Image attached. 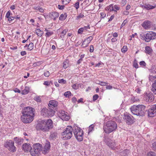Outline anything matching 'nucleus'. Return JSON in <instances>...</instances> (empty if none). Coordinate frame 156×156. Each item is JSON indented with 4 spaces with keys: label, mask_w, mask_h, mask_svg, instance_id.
<instances>
[{
    "label": "nucleus",
    "mask_w": 156,
    "mask_h": 156,
    "mask_svg": "<svg viewBox=\"0 0 156 156\" xmlns=\"http://www.w3.org/2000/svg\"><path fill=\"white\" fill-rule=\"evenodd\" d=\"M145 106L143 105H133L130 108L132 113L137 116H143L144 115Z\"/></svg>",
    "instance_id": "nucleus-3"
},
{
    "label": "nucleus",
    "mask_w": 156,
    "mask_h": 156,
    "mask_svg": "<svg viewBox=\"0 0 156 156\" xmlns=\"http://www.w3.org/2000/svg\"><path fill=\"white\" fill-rule=\"evenodd\" d=\"M79 3L78 2H76L75 4V7L76 9H77L79 8Z\"/></svg>",
    "instance_id": "nucleus-51"
},
{
    "label": "nucleus",
    "mask_w": 156,
    "mask_h": 156,
    "mask_svg": "<svg viewBox=\"0 0 156 156\" xmlns=\"http://www.w3.org/2000/svg\"><path fill=\"white\" fill-rule=\"evenodd\" d=\"M127 22V21L126 20H124L123 22L122 23V24H121V28H122V27H123L124 25L126 24V23Z\"/></svg>",
    "instance_id": "nucleus-56"
},
{
    "label": "nucleus",
    "mask_w": 156,
    "mask_h": 156,
    "mask_svg": "<svg viewBox=\"0 0 156 156\" xmlns=\"http://www.w3.org/2000/svg\"><path fill=\"white\" fill-rule=\"evenodd\" d=\"M89 43L87 41L85 40L83 42L81 46L83 48L87 47L88 46Z\"/></svg>",
    "instance_id": "nucleus-32"
},
{
    "label": "nucleus",
    "mask_w": 156,
    "mask_h": 156,
    "mask_svg": "<svg viewBox=\"0 0 156 156\" xmlns=\"http://www.w3.org/2000/svg\"><path fill=\"white\" fill-rule=\"evenodd\" d=\"M71 95V93L69 91L66 92L64 94V95L66 98H69Z\"/></svg>",
    "instance_id": "nucleus-37"
},
{
    "label": "nucleus",
    "mask_w": 156,
    "mask_h": 156,
    "mask_svg": "<svg viewBox=\"0 0 156 156\" xmlns=\"http://www.w3.org/2000/svg\"><path fill=\"white\" fill-rule=\"evenodd\" d=\"M99 96L97 94H95L93 96V100L94 101H96L98 98Z\"/></svg>",
    "instance_id": "nucleus-49"
},
{
    "label": "nucleus",
    "mask_w": 156,
    "mask_h": 156,
    "mask_svg": "<svg viewBox=\"0 0 156 156\" xmlns=\"http://www.w3.org/2000/svg\"><path fill=\"white\" fill-rule=\"evenodd\" d=\"M68 30L67 29H65L62 31L61 33L60 37L61 38H64L65 35L66 34Z\"/></svg>",
    "instance_id": "nucleus-30"
},
{
    "label": "nucleus",
    "mask_w": 156,
    "mask_h": 156,
    "mask_svg": "<svg viewBox=\"0 0 156 156\" xmlns=\"http://www.w3.org/2000/svg\"><path fill=\"white\" fill-rule=\"evenodd\" d=\"M44 75L45 76L48 77L49 76L50 73L48 71H47L46 73H44Z\"/></svg>",
    "instance_id": "nucleus-61"
},
{
    "label": "nucleus",
    "mask_w": 156,
    "mask_h": 156,
    "mask_svg": "<svg viewBox=\"0 0 156 156\" xmlns=\"http://www.w3.org/2000/svg\"><path fill=\"white\" fill-rule=\"evenodd\" d=\"M93 39V37L91 36L88 37L86 39H85V40L87 41L89 43H90V41Z\"/></svg>",
    "instance_id": "nucleus-47"
},
{
    "label": "nucleus",
    "mask_w": 156,
    "mask_h": 156,
    "mask_svg": "<svg viewBox=\"0 0 156 156\" xmlns=\"http://www.w3.org/2000/svg\"><path fill=\"white\" fill-rule=\"evenodd\" d=\"M94 47L93 45H91L90 46V52H92L94 51Z\"/></svg>",
    "instance_id": "nucleus-57"
},
{
    "label": "nucleus",
    "mask_w": 156,
    "mask_h": 156,
    "mask_svg": "<svg viewBox=\"0 0 156 156\" xmlns=\"http://www.w3.org/2000/svg\"><path fill=\"white\" fill-rule=\"evenodd\" d=\"M135 91L137 93H140L141 91V90L140 88L137 87L136 88Z\"/></svg>",
    "instance_id": "nucleus-54"
},
{
    "label": "nucleus",
    "mask_w": 156,
    "mask_h": 156,
    "mask_svg": "<svg viewBox=\"0 0 156 156\" xmlns=\"http://www.w3.org/2000/svg\"><path fill=\"white\" fill-rule=\"evenodd\" d=\"M48 112V109L46 108H43L41 110V114L44 116H48V114L47 113Z\"/></svg>",
    "instance_id": "nucleus-20"
},
{
    "label": "nucleus",
    "mask_w": 156,
    "mask_h": 156,
    "mask_svg": "<svg viewBox=\"0 0 156 156\" xmlns=\"http://www.w3.org/2000/svg\"><path fill=\"white\" fill-rule=\"evenodd\" d=\"M42 145L39 143L34 144L33 145V148L30 151L32 156H39L41 152Z\"/></svg>",
    "instance_id": "nucleus-5"
},
{
    "label": "nucleus",
    "mask_w": 156,
    "mask_h": 156,
    "mask_svg": "<svg viewBox=\"0 0 156 156\" xmlns=\"http://www.w3.org/2000/svg\"><path fill=\"white\" fill-rule=\"evenodd\" d=\"M94 125L93 124L91 125L88 128V133H89L90 132L94 130Z\"/></svg>",
    "instance_id": "nucleus-34"
},
{
    "label": "nucleus",
    "mask_w": 156,
    "mask_h": 156,
    "mask_svg": "<svg viewBox=\"0 0 156 156\" xmlns=\"http://www.w3.org/2000/svg\"><path fill=\"white\" fill-rule=\"evenodd\" d=\"M125 119L126 123L128 125H131L133 124L134 121L133 119V117L129 115H126L124 116Z\"/></svg>",
    "instance_id": "nucleus-12"
},
{
    "label": "nucleus",
    "mask_w": 156,
    "mask_h": 156,
    "mask_svg": "<svg viewBox=\"0 0 156 156\" xmlns=\"http://www.w3.org/2000/svg\"><path fill=\"white\" fill-rule=\"evenodd\" d=\"M57 136V133L56 132H52L51 133L50 136V138L51 139L54 140L55 139Z\"/></svg>",
    "instance_id": "nucleus-21"
},
{
    "label": "nucleus",
    "mask_w": 156,
    "mask_h": 156,
    "mask_svg": "<svg viewBox=\"0 0 156 156\" xmlns=\"http://www.w3.org/2000/svg\"><path fill=\"white\" fill-rule=\"evenodd\" d=\"M142 26L145 29H147L150 27L151 22L148 20H146L143 23Z\"/></svg>",
    "instance_id": "nucleus-18"
},
{
    "label": "nucleus",
    "mask_w": 156,
    "mask_h": 156,
    "mask_svg": "<svg viewBox=\"0 0 156 156\" xmlns=\"http://www.w3.org/2000/svg\"><path fill=\"white\" fill-rule=\"evenodd\" d=\"M52 121L51 119L42 120L36 126L37 129L43 132L48 131L53 127Z\"/></svg>",
    "instance_id": "nucleus-2"
},
{
    "label": "nucleus",
    "mask_w": 156,
    "mask_h": 156,
    "mask_svg": "<svg viewBox=\"0 0 156 156\" xmlns=\"http://www.w3.org/2000/svg\"><path fill=\"white\" fill-rule=\"evenodd\" d=\"M53 33V32L52 31H48V32H47L46 33V37H49L51 35H52Z\"/></svg>",
    "instance_id": "nucleus-42"
},
{
    "label": "nucleus",
    "mask_w": 156,
    "mask_h": 156,
    "mask_svg": "<svg viewBox=\"0 0 156 156\" xmlns=\"http://www.w3.org/2000/svg\"><path fill=\"white\" fill-rule=\"evenodd\" d=\"M150 71L154 73H156V68L154 66H152L150 69Z\"/></svg>",
    "instance_id": "nucleus-36"
},
{
    "label": "nucleus",
    "mask_w": 156,
    "mask_h": 156,
    "mask_svg": "<svg viewBox=\"0 0 156 156\" xmlns=\"http://www.w3.org/2000/svg\"><path fill=\"white\" fill-rule=\"evenodd\" d=\"M41 151H42V153L44 154H47L49 152V151L46 149L44 146H43V147L42 146Z\"/></svg>",
    "instance_id": "nucleus-31"
},
{
    "label": "nucleus",
    "mask_w": 156,
    "mask_h": 156,
    "mask_svg": "<svg viewBox=\"0 0 156 156\" xmlns=\"http://www.w3.org/2000/svg\"><path fill=\"white\" fill-rule=\"evenodd\" d=\"M152 147L153 149L156 151V142H154L152 144Z\"/></svg>",
    "instance_id": "nucleus-58"
},
{
    "label": "nucleus",
    "mask_w": 156,
    "mask_h": 156,
    "mask_svg": "<svg viewBox=\"0 0 156 156\" xmlns=\"http://www.w3.org/2000/svg\"><path fill=\"white\" fill-rule=\"evenodd\" d=\"M133 66L136 68H138V64L136 62H134Z\"/></svg>",
    "instance_id": "nucleus-55"
},
{
    "label": "nucleus",
    "mask_w": 156,
    "mask_h": 156,
    "mask_svg": "<svg viewBox=\"0 0 156 156\" xmlns=\"http://www.w3.org/2000/svg\"><path fill=\"white\" fill-rule=\"evenodd\" d=\"M146 4H145V5H140V7L142 8L143 9H144L147 10V8L146 6Z\"/></svg>",
    "instance_id": "nucleus-60"
},
{
    "label": "nucleus",
    "mask_w": 156,
    "mask_h": 156,
    "mask_svg": "<svg viewBox=\"0 0 156 156\" xmlns=\"http://www.w3.org/2000/svg\"><path fill=\"white\" fill-rule=\"evenodd\" d=\"M156 115V104L152 105L151 108L149 109L148 115L150 117L154 116Z\"/></svg>",
    "instance_id": "nucleus-9"
},
{
    "label": "nucleus",
    "mask_w": 156,
    "mask_h": 156,
    "mask_svg": "<svg viewBox=\"0 0 156 156\" xmlns=\"http://www.w3.org/2000/svg\"><path fill=\"white\" fill-rule=\"evenodd\" d=\"M146 4H145V5H140V7L142 8L143 9H144L147 10V8L146 6Z\"/></svg>",
    "instance_id": "nucleus-59"
},
{
    "label": "nucleus",
    "mask_w": 156,
    "mask_h": 156,
    "mask_svg": "<svg viewBox=\"0 0 156 156\" xmlns=\"http://www.w3.org/2000/svg\"><path fill=\"white\" fill-rule=\"evenodd\" d=\"M72 88L75 90H77L79 88V85H77L76 84H74L72 86Z\"/></svg>",
    "instance_id": "nucleus-48"
},
{
    "label": "nucleus",
    "mask_w": 156,
    "mask_h": 156,
    "mask_svg": "<svg viewBox=\"0 0 156 156\" xmlns=\"http://www.w3.org/2000/svg\"><path fill=\"white\" fill-rule=\"evenodd\" d=\"M22 148L25 152H28V151H30L31 148L30 144L25 143L23 145Z\"/></svg>",
    "instance_id": "nucleus-15"
},
{
    "label": "nucleus",
    "mask_w": 156,
    "mask_h": 156,
    "mask_svg": "<svg viewBox=\"0 0 156 156\" xmlns=\"http://www.w3.org/2000/svg\"><path fill=\"white\" fill-rule=\"evenodd\" d=\"M84 17V15L82 13H80L79 15L76 17V20H78L81 18H83Z\"/></svg>",
    "instance_id": "nucleus-41"
},
{
    "label": "nucleus",
    "mask_w": 156,
    "mask_h": 156,
    "mask_svg": "<svg viewBox=\"0 0 156 156\" xmlns=\"http://www.w3.org/2000/svg\"><path fill=\"white\" fill-rule=\"evenodd\" d=\"M127 50V46H124L121 49L122 52L125 53L126 52Z\"/></svg>",
    "instance_id": "nucleus-40"
},
{
    "label": "nucleus",
    "mask_w": 156,
    "mask_h": 156,
    "mask_svg": "<svg viewBox=\"0 0 156 156\" xmlns=\"http://www.w3.org/2000/svg\"><path fill=\"white\" fill-rule=\"evenodd\" d=\"M152 51V49L149 46H147L145 48V52L148 54H150Z\"/></svg>",
    "instance_id": "nucleus-24"
},
{
    "label": "nucleus",
    "mask_w": 156,
    "mask_h": 156,
    "mask_svg": "<svg viewBox=\"0 0 156 156\" xmlns=\"http://www.w3.org/2000/svg\"><path fill=\"white\" fill-rule=\"evenodd\" d=\"M59 117L63 121H67L69 119L68 115L66 114L65 111L62 110L59 112Z\"/></svg>",
    "instance_id": "nucleus-13"
},
{
    "label": "nucleus",
    "mask_w": 156,
    "mask_h": 156,
    "mask_svg": "<svg viewBox=\"0 0 156 156\" xmlns=\"http://www.w3.org/2000/svg\"><path fill=\"white\" fill-rule=\"evenodd\" d=\"M108 10H110V11H114L115 12H117V11L113 9V6L112 4H111L109 5L108 7Z\"/></svg>",
    "instance_id": "nucleus-35"
},
{
    "label": "nucleus",
    "mask_w": 156,
    "mask_h": 156,
    "mask_svg": "<svg viewBox=\"0 0 156 156\" xmlns=\"http://www.w3.org/2000/svg\"><path fill=\"white\" fill-rule=\"evenodd\" d=\"M73 131H76L77 133H78V132H79V131H80V130H82V129L78 127L77 126H75L73 127Z\"/></svg>",
    "instance_id": "nucleus-27"
},
{
    "label": "nucleus",
    "mask_w": 156,
    "mask_h": 156,
    "mask_svg": "<svg viewBox=\"0 0 156 156\" xmlns=\"http://www.w3.org/2000/svg\"><path fill=\"white\" fill-rule=\"evenodd\" d=\"M34 98L35 100L38 102H40L41 101L40 97L38 96H36Z\"/></svg>",
    "instance_id": "nucleus-45"
},
{
    "label": "nucleus",
    "mask_w": 156,
    "mask_h": 156,
    "mask_svg": "<svg viewBox=\"0 0 156 156\" xmlns=\"http://www.w3.org/2000/svg\"><path fill=\"white\" fill-rule=\"evenodd\" d=\"M140 64L142 66H144L146 65V63L144 61H141L140 62Z\"/></svg>",
    "instance_id": "nucleus-53"
},
{
    "label": "nucleus",
    "mask_w": 156,
    "mask_h": 156,
    "mask_svg": "<svg viewBox=\"0 0 156 156\" xmlns=\"http://www.w3.org/2000/svg\"><path fill=\"white\" fill-rule=\"evenodd\" d=\"M154 96L152 93H149L148 94L146 93L144 95V100L146 101L151 102L153 99Z\"/></svg>",
    "instance_id": "nucleus-14"
},
{
    "label": "nucleus",
    "mask_w": 156,
    "mask_h": 156,
    "mask_svg": "<svg viewBox=\"0 0 156 156\" xmlns=\"http://www.w3.org/2000/svg\"><path fill=\"white\" fill-rule=\"evenodd\" d=\"M44 146L45 147L46 149L49 151L50 148V142L46 140L45 144L44 145Z\"/></svg>",
    "instance_id": "nucleus-22"
},
{
    "label": "nucleus",
    "mask_w": 156,
    "mask_h": 156,
    "mask_svg": "<svg viewBox=\"0 0 156 156\" xmlns=\"http://www.w3.org/2000/svg\"><path fill=\"white\" fill-rule=\"evenodd\" d=\"M55 111L52 108L49 107V108L48 109V112L47 113L48 117L53 116L55 114Z\"/></svg>",
    "instance_id": "nucleus-19"
},
{
    "label": "nucleus",
    "mask_w": 156,
    "mask_h": 156,
    "mask_svg": "<svg viewBox=\"0 0 156 156\" xmlns=\"http://www.w3.org/2000/svg\"><path fill=\"white\" fill-rule=\"evenodd\" d=\"M4 146L11 152H14L16 151L14 143L11 140L6 141L5 143Z\"/></svg>",
    "instance_id": "nucleus-8"
},
{
    "label": "nucleus",
    "mask_w": 156,
    "mask_h": 156,
    "mask_svg": "<svg viewBox=\"0 0 156 156\" xmlns=\"http://www.w3.org/2000/svg\"><path fill=\"white\" fill-rule=\"evenodd\" d=\"M36 32L37 36L40 37H41L43 34V31L39 29H37L36 30Z\"/></svg>",
    "instance_id": "nucleus-25"
},
{
    "label": "nucleus",
    "mask_w": 156,
    "mask_h": 156,
    "mask_svg": "<svg viewBox=\"0 0 156 156\" xmlns=\"http://www.w3.org/2000/svg\"><path fill=\"white\" fill-rule=\"evenodd\" d=\"M29 91V88L28 87H26L25 89L22 91V94H27Z\"/></svg>",
    "instance_id": "nucleus-28"
},
{
    "label": "nucleus",
    "mask_w": 156,
    "mask_h": 156,
    "mask_svg": "<svg viewBox=\"0 0 156 156\" xmlns=\"http://www.w3.org/2000/svg\"><path fill=\"white\" fill-rule=\"evenodd\" d=\"M59 13L57 12H51L49 14V16L51 19H53L54 20H55L56 19L58 18L59 16Z\"/></svg>",
    "instance_id": "nucleus-17"
},
{
    "label": "nucleus",
    "mask_w": 156,
    "mask_h": 156,
    "mask_svg": "<svg viewBox=\"0 0 156 156\" xmlns=\"http://www.w3.org/2000/svg\"><path fill=\"white\" fill-rule=\"evenodd\" d=\"M131 100L133 102H138L139 101L138 98L134 97H132L131 99Z\"/></svg>",
    "instance_id": "nucleus-39"
},
{
    "label": "nucleus",
    "mask_w": 156,
    "mask_h": 156,
    "mask_svg": "<svg viewBox=\"0 0 156 156\" xmlns=\"http://www.w3.org/2000/svg\"><path fill=\"white\" fill-rule=\"evenodd\" d=\"M104 141L106 144L111 148L113 149L115 148V143L110 139L107 137L105 138Z\"/></svg>",
    "instance_id": "nucleus-11"
},
{
    "label": "nucleus",
    "mask_w": 156,
    "mask_h": 156,
    "mask_svg": "<svg viewBox=\"0 0 156 156\" xmlns=\"http://www.w3.org/2000/svg\"><path fill=\"white\" fill-rule=\"evenodd\" d=\"M41 64V62H37L34 63L33 65V67H36V66L40 65Z\"/></svg>",
    "instance_id": "nucleus-43"
},
{
    "label": "nucleus",
    "mask_w": 156,
    "mask_h": 156,
    "mask_svg": "<svg viewBox=\"0 0 156 156\" xmlns=\"http://www.w3.org/2000/svg\"><path fill=\"white\" fill-rule=\"evenodd\" d=\"M151 90L154 94H156V80L155 81V82L152 84V87L151 89Z\"/></svg>",
    "instance_id": "nucleus-23"
},
{
    "label": "nucleus",
    "mask_w": 156,
    "mask_h": 156,
    "mask_svg": "<svg viewBox=\"0 0 156 156\" xmlns=\"http://www.w3.org/2000/svg\"><path fill=\"white\" fill-rule=\"evenodd\" d=\"M64 5H58V8L60 10H62L64 8Z\"/></svg>",
    "instance_id": "nucleus-62"
},
{
    "label": "nucleus",
    "mask_w": 156,
    "mask_h": 156,
    "mask_svg": "<svg viewBox=\"0 0 156 156\" xmlns=\"http://www.w3.org/2000/svg\"><path fill=\"white\" fill-rule=\"evenodd\" d=\"M34 48V44L33 43H30L28 46L27 49L31 51Z\"/></svg>",
    "instance_id": "nucleus-33"
},
{
    "label": "nucleus",
    "mask_w": 156,
    "mask_h": 156,
    "mask_svg": "<svg viewBox=\"0 0 156 156\" xmlns=\"http://www.w3.org/2000/svg\"><path fill=\"white\" fill-rule=\"evenodd\" d=\"M83 31V29L82 28H81L78 30V33L79 34H81Z\"/></svg>",
    "instance_id": "nucleus-50"
},
{
    "label": "nucleus",
    "mask_w": 156,
    "mask_h": 156,
    "mask_svg": "<svg viewBox=\"0 0 156 156\" xmlns=\"http://www.w3.org/2000/svg\"><path fill=\"white\" fill-rule=\"evenodd\" d=\"M147 156H156V154L153 152H150L148 153Z\"/></svg>",
    "instance_id": "nucleus-44"
},
{
    "label": "nucleus",
    "mask_w": 156,
    "mask_h": 156,
    "mask_svg": "<svg viewBox=\"0 0 156 156\" xmlns=\"http://www.w3.org/2000/svg\"><path fill=\"white\" fill-rule=\"evenodd\" d=\"M114 8L117 10H119V9H120V7H119L117 5H114V6H113V8Z\"/></svg>",
    "instance_id": "nucleus-64"
},
{
    "label": "nucleus",
    "mask_w": 156,
    "mask_h": 156,
    "mask_svg": "<svg viewBox=\"0 0 156 156\" xmlns=\"http://www.w3.org/2000/svg\"><path fill=\"white\" fill-rule=\"evenodd\" d=\"M146 6L147 8V10H149L150 9H154V8H155L156 7L155 5L154 6H153L150 5L149 4H147Z\"/></svg>",
    "instance_id": "nucleus-29"
},
{
    "label": "nucleus",
    "mask_w": 156,
    "mask_h": 156,
    "mask_svg": "<svg viewBox=\"0 0 156 156\" xmlns=\"http://www.w3.org/2000/svg\"><path fill=\"white\" fill-rule=\"evenodd\" d=\"M76 131H73V133L76 139L79 141H81L83 139V130H80V131L78 132H76Z\"/></svg>",
    "instance_id": "nucleus-10"
},
{
    "label": "nucleus",
    "mask_w": 156,
    "mask_h": 156,
    "mask_svg": "<svg viewBox=\"0 0 156 156\" xmlns=\"http://www.w3.org/2000/svg\"><path fill=\"white\" fill-rule=\"evenodd\" d=\"M66 16H65L64 15L62 14L59 17V20H65L66 18Z\"/></svg>",
    "instance_id": "nucleus-38"
},
{
    "label": "nucleus",
    "mask_w": 156,
    "mask_h": 156,
    "mask_svg": "<svg viewBox=\"0 0 156 156\" xmlns=\"http://www.w3.org/2000/svg\"><path fill=\"white\" fill-rule=\"evenodd\" d=\"M69 60L68 59H66L65 61L63 63V67L64 69L67 68L69 66Z\"/></svg>",
    "instance_id": "nucleus-26"
},
{
    "label": "nucleus",
    "mask_w": 156,
    "mask_h": 156,
    "mask_svg": "<svg viewBox=\"0 0 156 156\" xmlns=\"http://www.w3.org/2000/svg\"><path fill=\"white\" fill-rule=\"evenodd\" d=\"M58 105V102L55 100H51L49 101L48 104L49 107L51 108H54L57 107Z\"/></svg>",
    "instance_id": "nucleus-16"
},
{
    "label": "nucleus",
    "mask_w": 156,
    "mask_h": 156,
    "mask_svg": "<svg viewBox=\"0 0 156 156\" xmlns=\"http://www.w3.org/2000/svg\"><path fill=\"white\" fill-rule=\"evenodd\" d=\"M117 127V125L115 121L110 120L106 122V125L104 126L103 129L105 133H109L115 130Z\"/></svg>",
    "instance_id": "nucleus-4"
},
{
    "label": "nucleus",
    "mask_w": 156,
    "mask_h": 156,
    "mask_svg": "<svg viewBox=\"0 0 156 156\" xmlns=\"http://www.w3.org/2000/svg\"><path fill=\"white\" fill-rule=\"evenodd\" d=\"M73 129L71 126H68L65 130L62 133V135L65 139H69L73 135Z\"/></svg>",
    "instance_id": "nucleus-7"
},
{
    "label": "nucleus",
    "mask_w": 156,
    "mask_h": 156,
    "mask_svg": "<svg viewBox=\"0 0 156 156\" xmlns=\"http://www.w3.org/2000/svg\"><path fill=\"white\" fill-rule=\"evenodd\" d=\"M70 1L71 0H62V2L63 4L67 5L70 2Z\"/></svg>",
    "instance_id": "nucleus-46"
},
{
    "label": "nucleus",
    "mask_w": 156,
    "mask_h": 156,
    "mask_svg": "<svg viewBox=\"0 0 156 156\" xmlns=\"http://www.w3.org/2000/svg\"><path fill=\"white\" fill-rule=\"evenodd\" d=\"M72 101L74 103H75L77 101V99L75 97H73L72 98Z\"/></svg>",
    "instance_id": "nucleus-63"
},
{
    "label": "nucleus",
    "mask_w": 156,
    "mask_h": 156,
    "mask_svg": "<svg viewBox=\"0 0 156 156\" xmlns=\"http://www.w3.org/2000/svg\"><path fill=\"white\" fill-rule=\"evenodd\" d=\"M140 37L141 39L147 42H149L151 40L156 38V33L152 31L149 32L145 34H140Z\"/></svg>",
    "instance_id": "nucleus-6"
},
{
    "label": "nucleus",
    "mask_w": 156,
    "mask_h": 156,
    "mask_svg": "<svg viewBox=\"0 0 156 156\" xmlns=\"http://www.w3.org/2000/svg\"><path fill=\"white\" fill-rule=\"evenodd\" d=\"M34 108L30 107L24 108L22 111L21 119L22 121L26 123L31 122L34 119Z\"/></svg>",
    "instance_id": "nucleus-1"
},
{
    "label": "nucleus",
    "mask_w": 156,
    "mask_h": 156,
    "mask_svg": "<svg viewBox=\"0 0 156 156\" xmlns=\"http://www.w3.org/2000/svg\"><path fill=\"white\" fill-rule=\"evenodd\" d=\"M58 82L59 83H62L64 84L65 83H66V81L63 79H61L58 80Z\"/></svg>",
    "instance_id": "nucleus-52"
}]
</instances>
